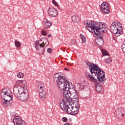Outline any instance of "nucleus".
I'll return each instance as SVG.
<instances>
[{
  "instance_id": "nucleus-1",
  "label": "nucleus",
  "mask_w": 125,
  "mask_h": 125,
  "mask_svg": "<svg viewBox=\"0 0 125 125\" xmlns=\"http://www.w3.org/2000/svg\"><path fill=\"white\" fill-rule=\"evenodd\" d=\"M86 65H87L88 67H89V70L91 73L90 74L88 72L86 73L85 76L87 80L91 82V83H95L97 81L95 77L97 76V79L99 82L101 81L100 79L102 78L103 74H105L104 71L102 70L97 64L88 62V61H87L86 62Z\"/></svg>"
},
{
  "instance_id": "nucleus-2",
  "label": "nucleus",
  "mask_w": 125,
  "mask_h": 125,
  "mask_svg": "<svg viewBox=\"0 0 125 125\" xmlns=\"http://www.w3.org/2000/svg\"><path fill=\"white\" fill-rule=\"evenodd\" d=\"M86 24L87 26L85 27V29L90 33H94V35H97L98 31L102 30L105 27L104 25L105 23L102 22L91 21V22H88L87 21Z\"/></svg>"
},
{
  "instance_id": "nucleus-3",
  "label": "nucleus",
  "mask_w": 125,
  "mask_h": 125,
  "mask_svg": "<svg viewBox=\"0 0 125 125\" xmlns=\"http://www.w3.org/2000/svg\"><path fill=\"white\" fill-rule=\"evenodd\" d=\"M104 28L102 30H98V32H96L97 34H95V36L98 37L95 42L99 46H103L104 45V40H103V34L102 33H107L108 32V28L105 27V25Z\"/></svg>"
},
{
  "instance_id": "nucleus-4",
  "label": "nucleus",
  "mask_w": 125,
  "mask_h": 125,
  "mask_svg": "<svg viewBox=\"0 0 125 125\" xmlns=\"http://www.w3.org/2000/svg\"><path fill=\"white\" fill-rule=\"evenodd\" d=\"M100 80H101V81H98V79L97 78L96 81L92 83H95L96 91L98 92H104V89L102 88V84H104V82L106 81L104 73L103 74L102 78H100Z\"/></svg>"
},
{
  "instance_id": "nucleus-5",
  "label": "nucleus",
  "mask_w": 125,
  "mask_h": 125,
  "mask_svg": "<svg viewBox=\"0 0 125 125\" xmlns=\"http://www.w3.org/2000/svg\"><path fill=\"white\" fill-rule=\"evenodd\" d=\"M34 46L36 49L39 51V55H43L44 54V46H45V44L43 40L35 41Z\"/></svg>"
},
{
  "instance_id": "nucleus-6",
  "label": "nucleus",
  "mask_w": 125,
  "mask_h": 125,
  "mask_svg": "<svg viewBox=\"0 0 125 125\" xmlns=\"http://www.w3.org/2000/svg\"><path fill=\"white\" fill-rule=\"evenodd\" d=\"M57 85L61 90H65L69 89L71 87V85H73V84L66 79V81L62 82V83L58 84Z\"/></svg>"
},
{
  "instance_id": "nucleus-7",
  "label": "nucleus",
  "mask_w": 125,
  "mask_h": 125,
  "mask_svg": "<svg viewBox=\"0 0 125 125\" xmlns=\"http://www.w3.org/2000/svg\"><path fill=\"white\" fill-rule=\"evenodd\" d=\"M124 110V109L121 107H118L115 110L114 114L117 119H119V120H122V119H124L125 114V111Z\"/></svg>"
},
{
  "instance_id": "nucleus-8",
  "label": "nucleus",
  "mask_w": 125,
  "mask_h": 125,
  "mask_svg": "<svg viewBox=\"0 0 125 125\" xmlns=\"http://www.w3.org/2000/svg\"><path fill=\"white\" fill-rule=\"evenodd\" d=\"M103 14H108L110 13V9H109V3L106 1L103 2L100 5V8Z\"/></svg>"
},
{
  "instance_id": "nucleus-9",
  "label": "nucleus",
  "mask_w": 125,
  "mask_h": 125,
  "mask_svg": "<svg viewBox=\"0 0 125 125\" xmlns=\"http://www.w3.org/2000/svg\"><path fill=\"white\" fill-rule=\"evenodd\" d=\"M15 118L13 119L12 122L14 125H26V122L22 120L21 117L14 115Z\"/></svg>"
},
{
  "instance_id": "nucleus-10",
  "label": "nucleus",
  "mask_w": 125,
  "mask_h": 125,
  "mask_svg": "<svg viewBox=\"0 0 125 125\" xmlns=\"http://www.w3.org/2000/svg\"><path fill=\"white\" fill-rule=\"evenodd\" d=\"M58 76L57 79V84H59V83H62L66 82L67 81V79L66 77H65V74H63V73H57Z\"/></svg>"
},
{
  "instance_id": "nucleus-11",
  "label": "nucleus",
  "mask_w": 125,
  "mask_h": 125,
  "mask_svg": "<svg viewBox=\"0 0 125 125\" xmlns=\"http://www.w3.org/2000/svg\"><path fill=\"white\" fill-rule=\"evenodd\" d=\"M0 96L3 98L9 97V98H11L10 100H12V98H13L12 94H10V93H9L8 91H7L5 88H3L1 90Z\"/></svg>"
},
{
  "instance_id": "nucleus-12",
  "label": "nucleus",
  "mask_w": 125,
  "mask_h": 125,
  "mask_svg": "<svg viewBox=\"0 0 125 125\" xmlns=\"http://www.w3.org/2000/svg\"><path fill=\"white\" fill-rule=\"evenodd\" d=\"M63 106H64V107H63L64 110H66V112L67 113V114H68L69 115H72V114L73 113V109L74 108V106L70 105H67V103L66 102V101H63Z\"/></svg>"
},
{
  "instance_id": "nucleus-13",
  "label": "nucleus",
  "mask_w": 125,
  "mask_h": 125,
  "mask_svg": "<svg viewBox=\"0 0 125 125\" xmlns=\"http://www.w3.org/2000/svg\"><path fill=\"white\" fill-rule=\"evenodd\" d=\"M19 97H17V98H19L21 101H26L28 98H29V93L28 91L27 92H24L21 93V96H20V93L19 92Z\"/></svg>"
},
{
  "instance_id": "nucleus-14",
  "label": "nucleus",
  "mask_w": 125,
  "mask_h": 125,
  "mask_svg": "<svg viewBox=\"0 0 125 125\" xmlns=\"http://www.w3.org/2000/svg\"><path fill=\"white\" fill-rule=\"evenodd\" d=\"M48 13L50 16H52V17H56L58 13L57 10L55 9V8L53 7H51L49 8Z\"/></svg>"
},
{
  "instance_id": "nucleus-15",
  "label": "nucleus",
  "mask_w": 125,
  "mask_h": 125,
  "mask_svg": "<svg viewBox=\"0 0 125 125\" xmlns=\"http://www.w3.org/2000/svg\"><path fill=\"white\" fill-rule=\"evenodd\" d=\"M19 87H21V86L19 85L17 81L13 89L14 94L16 97H19Z\"/></svg>"
},
{
  "instance_id": "nucleus-16",
  "label": "nucleus",
  "mask_w": 125,
  "mask_h": 125,
  "mask_svg": "<svg viewBox=\"0 0 125 125\" xmlns=\"http://www.w3.org/2000/svg\"><path fill=\"white\" fill-rule=\"evenodd\" d=\"M19 87H21V86L19 85L17 81L13 89L14 94L16 97H19Z\"/></svg>"
},
{
  "instance_id": "nucleus-17",
  "label": "nucleus",
  "mask_w": 125,
  "mask_h": 125,
  "mask_svg": "<svg viewBox=\"0 0 125 125\" xmlns=\"http://www.w3.org/2000/svg\"><path fill=\"white\" fill-rule=\"evenodd\" d=\"M63 95L64 96L63 98H62V101H66L69 99V97H71V94H70V92H69V90H63Z\"/></svg>"
},
{
  "instance_id": "nucleus-18",
  "label": "nucleus",
  "mask_w": 125,
  "mask_h": 125,
  "mask_svg": "<svg viewBox=\"0 0 125 125\" xmlns=\"http://www.w3.org/2000/svg\"><path fill=\"white\" fill-rule=\"evenodd\" d=\"M65 102H68L69 103V105H74L76 104V103H78V101L76 99H72V97H68V99L65 101Z\"/></svg>"
},
{
  "instance_id": "nucleus-19",
  "label": "nucleus",
  "mask_w": 125,
  "mask_h": 125,
  "mask_svg": "<svg viewBox=\"0 0 125 125\" xmlns=\"http://www.w3.org/2000/svg\"><path fill=\"white\" fill-rule=\"evenodd\" d=\"M3 100L2 102V104L4 106H5V107H6L7 108L8 107H10L11 106V104H10V100H7V99H5V98H1Z\"/></svg>"
},
{
  "instance_id": "nucleus-20",
  "label": "nucleus",
  "mask_w": 125,
  "mask_h": 125,
  "mask_svg": "<svg viewBox=\"0 0 125 125\" xmlns=\"http://www.w3.org/2000/svg\"><path fill=\"white\" fill-rule=\"evenodd\" d=\"M39 96L42 99V100H44L46 98V93L44 91H39Z\"/></svg>"
},
{
  "instance_id": "nucleus-21",
  "label": "nucleus",
  "mask_w": 125,
  "mask_h": 125,
  "mask_svg": "<svg viewBox=\"0 0 125 125\" xmlns=\"http://www.w3.org/2000/svg\"><path fill=\"white\" fill-rule=\"evenodd\" d=\"M71 20L73 22H74V23H77V22H79V21H80V18L79 16L74 15L71 17Z\"/></svg>"
},
{
  "instance_id": "nucleus-22",
  "label": "nucleus",
  "mask_w": 125,
  "mask_h": 125,
  "mask_svg": "<svg viewBox=\"0 0 125 125\" xmlns=\"http://www.w3.org/2000/svg\"><path fill=\"white\" fill-rule=\"evenodd\" d=\"M71 88L68 89V92H69V94H74V93L75 94L78 92L75 88H74V86H73V85H71Z\"/></svg>"
},
{
  "instance_id": "nucleus-23",
  "label": "nucleus",
  "mask_w": 125,
  "mask_h": 125,
  "mask_svg": "<svg viewBox=\"0 0 125 125\" xmlns=\"http://www.w3.org/2000/svg\"><path fill=\"white\" fill-rule=\"evenodd\" d=\"M74 95V94H71L70 95V97H72V99H76L77 100V102H80V100L79 99V95L77 93H75Z\"/></svg>"
},
{
  "instance_id": "nucleus-24",
  "label": "nucleus",
  "mask_w": 125,
  "mask_h": 125,
  "mask_svg": "<svg viewBox=\"0 0 125 125\" xmlns=\"http://www.w3.org/2000/svg\"><path fill=\"white\" fill-rule=\"evenodd\" d=\"M117 30L116 31V37H119V36H121V35H123V29L122 28H119V27H117Z\"/></svg>"
},
{
  "instance_id": "nucleus-25",
  "label": "nucleus",
  "mask_w": 125,
  "mask_h": 125,
  "mask_svg": "<svg viewBox=\"0 0 125 125\" xmlns=\"http://www.w3.org/2000/svg\"><path fill=\"white\" fill-rule=\"evenodd\" d=\"M80 38L82 39V42L83 43H85L86 42V38L84 35H83L82 34H80Z\"/></svg>"
},
{
  "instance_id": "nucleus-26",
  "label": "nucleus",
  "mask_w": 125,
  "mask_h": 125,
  "mask_svg": "<svg viewBox=\"0 0 125 125\" xmlns=\"http://www.w3.org/2000/svg\"><path fill=\"white\" fill-rule=\"evenodd\" d=\"M102 54L104 56H109V55H110V54H109L108 52H107L104 49H103L102 50Z\"/></svg>"
},
{
  "instance_id": "nucleus-27",
  "label": "nucleus",
  "mask_w": 125,
  "mask_h": 125,
  "mask_svg": "<svg viewBox=\"0 0 125 125\" xmlns=\"http://www.w3.org/2000/svg\"><path fill=\"white\" fill-rule=\"evenodd\" d=\"M116 26L118 29H123V25L119 21L116 22Z\"/></svg>"
},
{
  "instance_id": "nucleus-28",
  "label": "nucleus",
  "mask_w": 125,
  "mask_h": 125,
  "mask_svg": "<svg viewBox=\"0 0 125 125\" xmlns=\"http://www.w3.org/2000/svg\"><path fill=\"white\" fill-rule=\"evenodd\" d=\"M79 85H80V89L82 90H84V89H85V85H83V83H79Z\"/></svg>"
},
{
  "instance_id": "nucleus-29",
  "label": "nucleus",
  "mask_w": 125,
  "mask_h": 125,
  "mask_svg": "<svg viewBox=\"0 0 125 125\" xmlns=\"http://www.w3.org/2000/svg\"><path fill=\"white\" fill-rule=\"evenodd\" d=\"M74 104L75 105H74L73 107H74V108H76L77 110H80V102H78Z\"/></svg>"
},
{
  "instance_id": "nucleus-30",
  "label": "nucleus",
  "mask_w": 125,
  "mask_h": 125,
  "mask_svg": "<svg viewBox=\"0 0 125 125\" xmlns=\"http://www.w3.org/2000/svg\"><path fill=\"white\" fill-rule=\"evenodd\" d=\"M80 112V109H77L76 110H74L72 112V116H77L78 114H79V112Z\"/></svg>"
},
{
  "instance_id": "nucleus-31",
  "label": "nucleus",
  "mask_w": 125,
  "mask_h": 125,
  "mask_svg": "<svg viewBox=\"0 0 125 125\" xmlns=\"http://www.w3.org/2000/svg\"><path fill=\"white\" fill-rule=\"evenodd\" d=\"M17 77L19 79H21L22 78L24 77V74H23L22 72H19L17 73Z\"/></svg>"
},
{
  "instance_id": "nucleus-32",
  "label": "nucleus",
  "mask_w": 125,
  "mask_h": 125,
  "mask_svg": "<svg viewBox=\"0 0 125 125\" xmlns=\"http://www.w3.org/2000/svg\"><path fill=\"white\" fill-rule=\"evenodd\" d=\"M15 45L16 47H20V46H21V43H20L19 41H16L15 42Z\"/></svg>"
},
{
  "instance_id": "nucleus-33",
  "label": "nucleus",
  "mask_w": 125,
  "mask_h": 125,
  "mask_svg": "<svg viewBox=\"0 0 125 125\" xmlns=\"http://www.w3.org/2000/svg\"><path fill=\"white\" fill-rule=\"evenodd\" d=\"M104 62L106 64H110V62H112V60L110 58H108L104 60Z\"/></svg>"
},
{
  "instance_id": "nucleus-34",
  "label": "nucleus",
  "mask_w": 125,
  "mask_h": 125,
  "mask_svg": "<svg viewBox=\"0 0 125 125\" xmlns=\"http://www.w3.org/2000/svg\"><path fill=\"white\" fill-rule=\"evenodd\" d=\"M42 35V36H47V31L44 30H42L41 31Z\"/></svg>"
},
{
  "instance_id": "nucleus-35",
  "label": "nucleus",
  "mask_w": 125,
  "mask_h": 125,
  "mask_svg": "<svg viewBox=\"0 0 125 125\" xmlns=\"http://www.w3.org/2000/svg\"><path fill=\"white\" fill-rule=\"evenodd\" d=\"M52 3L53 4L55 5V6H57V7L59 8V4H58V3H57V2L55 1V0H52Z\"/></svg>"
},
{
  "instance_id": "nucleus-36",
  "label": "nucleus",
  "mask_w": 125,
  "mask_h": 125,
  "mask_svg": "<svg viewBox=\"0 0 125 125\" xmlns=\"http://www.w3.org/2000/svg\"><path fill=\"white\" fill-rule=\"evenodd\" d=\"M52 25V23L51 22L45 23V28H50V27H51Z\"/></svg>"
},
{
  "instance_id": "nucleus-37",
  "label": "nucleus",
  "mask_w": 125,
  "mask_h": 125,
  "mask_svg": "<svg viewBox=\"0 0 125 125\" xmlns=\"http://www.w3.org/2000/svg\"><path fill=\"white\" fill-rule=\"evenodd\" d=\"M62 121L64 123H67V122H68V118L65 117H62Z\"/></svg>"
},
{
  "instance_id": "nucleus-38",
  "label": "nucleus",
  "mask_w": 125,
  "mask_h": 125,
  "mask_svg": "<svg viewBox=\"0 0 125 125\" xmlns=\"http://www.w3.org/2000/svg\"><path fill=\"white\" fill-rule=\"evenodd\" d=\"M38 85L40 87L42 91H44V90H43V85H42V84H38Z\"/></svg>"
},
{
  "instance_id": "nucleus-39",
  "label": "nucleus",
  "mask_w": 125,
  "mask_h": 125,
  "mask_svg": "<svg viewBox=\"0 0 125 125\" xmlns=\"http://www.w3.org/2000/svg\"><path fill=\"white\" fill-rule=\"evenodd\" d=\"M58 77V74L56 73L54 75V81H56V83H57V79L56 78H57Z\"/></svg>"
},
{
  "instance_id": "nucleus-40",
  "label": "nucleus",
  "mask_w": 125,
  "mask_h": 125,
  "mask_svg": "<svg viewBox=\"0 0 125 125\" xmlns=\"http://www.w3.org/2000/svg\"><path fill=\"white\" fill-rule=\"evenodd\" d=\"M117 29H118V27L115 28V29H114L113 30H111V32H112V33L113 34H115V36H116V35H117Z\"/></svg>"
},
{
  "instance_id": "nucleus-41",
  "label": "nucleus",
  "mask_w": 125,
  "mask_h": 125,
  "mask_svg": "<svg viewBox=\"0 0 125 125\" xmlns=\"http://www.w3.org/2000/svg\"><path fill=\"white\" fill-rule=\"evenodd\" d=\"M40 41H43L45 42L47 41V39L46 38H42Z\"/></svg>"
},
{
  "instance_id": "nucleus-42",
  "label": "nucleus",
  "mask_w": 125,
  "mask_h": 125,
  "mask_svg": "<svg viewBox=\"0 0 125 125\" xmlns=\"http://www.w3.org/2000/svg\"><path fill=\"white\" fill-rule=\"evenodd\" d=\"M117 28H118L117 27V25L116 26H110V30L112 31H114V30L115 29H116Z\"/></svg>"
},
{
  "instance_id": "nucleus-43",
  "label": "nucleus",
  "mask_w": 125,
  "mask_h": 125,
  "mask_svg": "<svg viewBox=\"0 0 125 125\" xmlns=\"http://www.w3.org/2000/svg\"><path fill=\"white\" fill-rule=\"evenodd\" d=\"M47 52H48V53H51V52H52V49L51 48H48Z\"/></svg>"
},
{
  "instance_id": "nucleus-44",
  "label": "nucleus",
  "mask_w": 125,
  "mask_h": 125,
  "mask_svg": "<svg viewBox=\"0 0 125 125\" xmlns=\"http://www.w3.org/2000/svg\"><path fill=\"white\" fill-rule=\"evenodd\" d=\"M45 46L46 47V46H48V44H49V42H48V40L47 39V41L45 42Z\"/></svg>"
},
{
  "instance_id": "nucleus-45",
  "label": "nucleus",
  "mask_w": 125,
  "mask_h": 125,
  "mask_svg": "<svg viewBox=\"0 0 125 125\" xmlns=\"http://www.w3.org/2000/svg\"><path fill=\"white\" fill-rule=\"evenodd\" d=\"M117 21L113 22L112 24L110 27H114L115 26H117Z\"/></svg>"
},
{
  "instance_id": "nucleus-46",
  "label": "nucleus",
  "mask_w": 125,
  "mask_h": 125,
  "mask_svg": "<svg viewBox=\"0 0 125 125\" xmlns=\"http://www.w3.org/2000/svg\"><path fill=\"white\" fill-rule=\"evenodd\" d=\"M37 91H41V90H42V89L39 87V85H37Z\"/></svg>"
},
{
  "instance_id": "nucleus-47",
  "label": "nucleus",
  "mask_w": 125,
  "mask_h": 125,
  "mask_svg": "<svg viewBox=\"0 0 125 125\" xmlns=\"http://www.w3.org/2000/svg\"><path fill=\"white\" fill-rule=\"evenodd\" d=\"M121 48H122V49L125 48V43H123V45H122Z\"/></svg>"
},
{
  "instance_id": "nucleus-48",
  "label": "nucleus",
  "mask_w": 125,
  "mask_h": 125,
  "mask_svg": "<svg viewBox=\"0 0 125 125\" xmlns=\"http://www.w3.org/2000/svg\"><path fill=\"white\" fill-rule=\"evenodd\" d=\"M48 23H51V22L50 21H49L48 20H46L45 24H48Z\"/></svg>"
},
{
  "instance_id": "nucleus-49",
  "label": "nucleus",
  "mask_w": 125,
  "mask_h": 125,
  "mask_svg": "<svg viewBox=\"0 0 125 125\" xmlns=\"http://www.w3.org/2000/svg\"><path fill=\"white\" fill-rule=\"evenodd\" d=\"M60 107L61 108V109H62V111H64V107H62L61 106V105H60Z\"/></svg>"
},
{
  "instance_id": "nucleus-50",
  "label": "nucleus",
  "mask_w": 125,
  "mask_h": 125,
  "mask_svg": "<svg viewBox=\"0 0 125 125\" xmlns=\"http://www.w3.org/2000/svg\"><path fill=\"white\" fill-rule=\"evenodd\" d=\"M64 70L65 71H67V72L69 71V69H68V68H64Z\"/></svg>"
},
{
  "instance_id": "nucleus-51",
  "label": "nucleus",
  "mask_w": 125,
  "mask_h": 125,
  "mask_svg": "<svg viewBox=\"0 0 125 125\" xmlns=\"http://www.w3.org/2000/svg\"><path fill=\"white\" fill-rule=\"evenodd\" d=\"M48 38H51V34H48L47 35Z\"/></svg>"
},
{
  "instance_id": "nucleus-52",
  "label": "nucleus",
  "mask_w": 125,
  "mask_h": 125,
  "mask_svg": "<svg viewBox=\"0 0 125 125\" xmlns=\"http://www.w3.org/2000/svg\"><path fill=\"white\" fill-rule=\"evenodd\" d=\"M19 81H20V83H23V82H24V81H22V80H19Z\"/></svg>"
},
{
  "instance_id": "nucleus-53",
  "label": "nucleus",
  "mask_w": 125,
  "mask_h": 125,
  "mask_svg": "<svg viewBox=\"0 0 125 125\" xmlns=\"http://www.w3.org/2000/svg\"><path fill=\"white\" fill-rule=\"evenodd\" d=\"M67 65H68V66H72V65H71V64H70V62H68V63H67Z\"/></svg>"
},
{
  "instance_id": "nucleus-54",
  "label": "nucleus",
  "mask_w": 125,
  "mask_h": 125,
  "mask_svg": "<svg viewBox=\"0 0 125 125\" xmlns=\"http://www.w3.org/2000/svg\"><path fill=\"white\" fill-rule=\"evenodd\" d=\"M64 125H70L68 123H66L64 124Z\"/></svg>"
},
{
  "instance_id": "nucleus-55",
  "label": "nucleus",
  "mask_w": 125,
  "mask_h": 125,
  "mask_svg": "<svg viewBox=\"0 0 125 125\" xmlns=\"http://www.w3.org/2000/svg\"><path fill=\"white\" fill-rule=\"evenodd\" d=\"M69 121L70 122H72V119H71V118L69 119Z\"/></svg>"
},
{
  "instance_id": "nucleus-56",
  "label": "nucleus",
  "mask_w": 125,
  "mask_h": 125,
  "mask_svg": "<svg viewBox=\"0 0 125 125\" xmlns=\"http://www.w3.org/2000/svg\"><path fill=\"white\" fill-rule=\"evenodd\" d=\"M19 84L20 83V80H18V81H17Z\"/></svg>"
},
{
  "instance_id": "nucleus-57",
  "label": "nucleus",
  "mask_w": 125,
  "mask_h": 125,
  "mask_svg": "<svg viewBox=\"0 0 125 125\" xmlns=\"http://www.w3.org/2000/svg\"><path fill=\"white\" fill-rule=\"evenodd\" d=\"M83 24H84V25H85V24H86L85 21L83 22Z\"/></svg>"
},
{
  "instance_id": "nucleus-58",
  "label": "nucleus",
  "mask_w": 125,
  "mask_h": 125,
  "mask_svg": "<svg viewBox=\"0 0 125 125\" xmlns=\"http://www.w3.org/2000/svg\"><path fill=\"white\" fill-rule=\"evenodd\" d=\"M24 86L25 87H26V86H27V84H24Z\"/></svg>"
}]
</instances>
